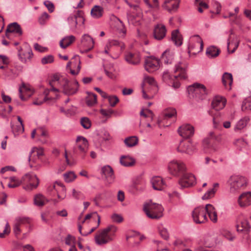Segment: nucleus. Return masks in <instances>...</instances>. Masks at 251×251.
<instances>
[{
  "instance_id": "obj_21",
  "label": "nucleus",
  "mask_w": 251,
  "mask_h": 251,
  "mask_svg": "<svg viewBox=\"0 0 251 251\" xmlns=\"http://www.w3.org/2000/svg\"><path fill=\"white\" fill-rule=\"evenodd\" d=\"M166 33L165 26L163 24H157L154 26L153 36L155 39L160 40L163 39Z\"/></svg>"
},
{
  "instance_id": "obj_45",
  "label": "nucleus",
  "mask_w": 251,
  "mask_h": 251,
  "mask_svg": "<svg viewBox=\"0 0 251 251\" xmlns=\"http://www.w3.org/2000/svg\"><path fill=\"white\" fill-rule=\"evenodd\" d=\"M9 180L10 181L8 184V186L10 188L18 187L21 183V181L15 176L10 177Z\"/></svg>"
},
{
  "instance_id": "obj_49",
  "label": "nucleus",
  "mask_w": 251,
  "mask_h": 251,
  "mask_svg": "<svg viewBox=\"0 0 251 251\" xmlns=\"http://www.w3.org/2000/svg\"><path fill=\"white\" fill-rule=\"evenodd\" d=\"M217 189L214 188L209 190L202 196V199L203 200H207L213 197Z\"/></svg>"
},
{
  "instance_id": "obj_28",
  "label": "nucleus",
  "mask_w": 251,
  "mask_h": 251,
  "mask_svg": "<svg viewBox=\"0 0 251 251\" xmlns=\"http://www.w3.org/2000/svg\"><path fill=\"white\" fill-rule=\"evenodd\" d=\"M161 59L166 64H172L174 59V53L170 50H165L162 54Z\"/></svg>"
},
{
  "instance_id": "obj_47",
  "label": "nucleus",
  "mask_w": 251,
  "mask_h": 251,
  "mask_svg": "<svg viewBox=\"0 0 251 251\" xmlns=\"http://www.w3.org/2000/svg\"><path fill=\"white\" fill-rule=\"evenodd\" d=\"M75 40V37L73 35H70L64 37V49L70 46Z\"/></svg>"
},
{
  "instance_id": "obj_15",
  "label": "nucleus",
  "mask_w": 251,
  "mask_h": 251,
  "mask_svg": "<svg viewBox=\"0 0 251 251\" xmlns=\"http://www.w3.org/2000/svg\"><path fill=\"white\" fill-rule=\"evenodd\" d=\"M159 67V60L155 58L149 57L145 62V69L150 73L153 72L158 69Z\"/></svg>"
},
{
  "instance_id": "obj_37",
  "label": "nucleus",
  "mask_w": 251,
  "mask_h": 251,
  "mask_svg": "<svg viewBox=\"0 0 251 251\" xmlns=\"http://www.w3.org/2000/svg\"><path fill=\"white\" fill-rule=\"evenodd\" d=\"M194 37H196L198 38L199 40L197 41V42L196 43H195L194 44V45H190L188 49L189 50V51H190L191 50H193L196 47H199V49L198 50H195V52H194V53H196L197 52H199L200 51H201L202 50L203 44L202 40L200 38L199 35H195L194 36Z\"/></svg>"
},
{
  "instance_id": "obj_52",
  "label": "nucleus",
  "mask_w": 251,
  "mask_h": 251,
  "mask_svg": "<svg viewBox=\"0 0 251 251\" xmlns=\"http://www.w3.org/2000/svg\"><path fill=\"white\" fill-rule=\"evenodd\" d=\"M108 101L111 106L114 107L119 102V99L116 96L108 97Z\"/></svg>"
},
{
  "instance_id": "obj_8",
  "label": "nucleus",
  "mask_w": 251,
  "mask_h": 251,
  "mask_svg": "<svg viewBox=\"0 0 251 251\" xmlns=\"http://www.w3.org/2000/svg\"><path fill=\"white\" fill-rule=\"evenodd\" d=\"M187 91L189 94H192L194 97L199 100L204 99L207 94L206 89L204 85L198 83L189 86L187 88Z\"/></svg>"
},
{
  "instance_id": "obj_36",
  "label": "nucleus",
  "mask_w": 251,
  "mask_h": 251,
  "mask_svg": "<svg viewBox=\"0 0 251 251\" xmlns=\"http://www.w3.org/2000/svg\"><path fill=\"white\" fill-rule=\"evenodd\" d=\"M236 227L238 232L248 231L250 228L249 223L246 219L242 220L240 224L236 225Z\"/></svg>"
},
{
  "instance_id": "obj_58",
  "label": "nucleus",
  "mask_w": 251,
  "mask_h": 251,
  "mask_svg": "<svg viewBox=\"0 0 251 251\" xmlns=\"http://www.w3.org/2000/svg\"><path fill=\"white\" fill-rule=\"evenodd\" d=\"M160 235L165 240L168 239L169 237V233L166 228H162L159 229Z\"/></svg>"
},
{
  "instance_id": "obj_38",
  "label": "nucleus",
  "mask_w": 251,
  "mask_h": 251,
  "mask_svg": "<svg viewBox=\"0 0 251 251\" xmlns=\"http://www.w3.org/2000/svg\"><path fill=\"white\" fill-rule=\"evenodd\" d=\"M249 121L250 118L249 117H245L240 119L235 126L234 130L237 131L243 129L247 126Z\"/></svg>"
},
{
  "instance_id": "obj_25",
  "label": "nucleus",
  "mask_w": 251,
  "mask_h": 251,
  "mask_svg": "<svg viewBox=\"0 0 251 251\" xmlns=\"http://www.w3.org/2000/svg\"><path fill=\"white\" fill-rule=\"evenodd\" d=\"M126 60L132 65H138L141 59L140 53L138 52H128L125 56Z\"/></svg>"
},
{
  "instance_id": "obj_29",
  "label": "nucleus",
  "mask_w": 251,
  "mask_h": 251,
  "mask_svg": "<svg viewBox=\"0 0 251 251\" xmlns=\"http://www.w3.org/2000/svg\"><path fill=\"white\" fill-rule=\"evenodd\" d=\"M19 56L22 62L26 63L29 61L33 54L31 49L28 48L24 52L19 51Z\"/></svg>"
},
{
  "instance_id": "obj_2",
  "label": "nucleus",
  "mask_w": 251,
  "mask_h": 251,
  "mask_svg": "<svg viewBox=\"0 0 251 251\" xmlns=\"http://www.w3.org/2000/svg\"><path fill=\"white\" fill-rule=\"evenodd\" d=\"M117 230V228L115 226L110 225L99 231L95 237L96 244L102 245L111 241L113 239Z\"/></svg>"
},
{
  "instance_id": "obj_6",
  "label": "nucleus",
  "mask_w": 251,
  "mask_h": 251,
  "mask_svg": "<svg viewBox=\"0 0 251 251\" xmlns=\"http://www.w3.org/2000/svg\"><path fill=\"white\" fill-rule=\"evenodd\" d=\"M168 167L170 174L176 176L182 175L186 170L184 164L180 160L175 159L169 163Z\"/></svg>"
},
{
  "instance_id": "obj_4",
  "label": "nucleus",
  "mask_w": 251,
  "mask_h": 251,
  "mask_svg": "<svg viewBox=\"0 0 251 251\" xmlns=\"http://www.w3.org/2000/svg\"><path fill=\"white\" fill-rule=\"evenodd\" d=\"M143 210L149 218L159 219L163 216L164 208L161 204L150 201L144 203Z\"/></svg>"
},
{
  "instance_id": "obj_22",
  "label": "nucleus",
  "mask_w": 251,
  "mask_h": 251,
  "mask_svg": "<svg viewBox=\"0 0 251 251\" xmlns=\"http://www.w3.org/2000/svg\"><path fill=\"white\" fill-rule=\"evenodd\" d=\"M12 34H16L18 36H20L22 34L20 25L16 23L10 24L7 28L6 36L11 37L12 36Z\"/></svg>"
},
{
  "instance_id": "obj_27",
  "label": "nucleus",
  "mask_w": 251,
  "mask_h": 251,
  "mask_svg": "<svg viewBox=\"0 0 251 251\" xmlns=\"http://www.w3.org/2000/svg\"><path fill=\"white\" fill-rule=\"evenodd\" d=\"M152 188L156 190H162L164 187V182L160 176H154L151 180Z\"/></svg>"
},
{
  "instance_id": "obj_62",
  "label": "nucleus",
  "mask_w": 251,
  "mask_h": 251,
  "mask_svg": "<svg viewBox=\"0 0 251 251\" xmlns=\"http://www.w3.org/2000/svg\"><path fill=\"white\" fill-rule=\"evenodd\" d=\"M34 49L41 52H44L48 51V48L46 47H44L39 45L38 43H35L34 44Z\"/></svg>"
},
{
  "instance_id": "obj_42",
  "label": "nucleus",
  "mask_w": 251,
  "mask_h": 251,
  "mask_svg": "<svg viewBox=\"0 0 251 251\" xmlns=\"http://www.w3.org/2000/svg\"><path fill=\"white\" fill-rule=\"evenodd\" d=\"M97 103V95L95 94L89 93L86 98V103L89 106H92Z\"/></svg>"
},
{
  "instance_id": "obj_51",
  "label": "nucleus",
  "mask_w": 251,
  "mask_h": 251,
  "mask_svg": "<svg viewBox=\"0 0 251 251\" xmlns=\"http://www.w3.org/2000/svg\"><path fill=\"white\" fill-rule=\"evenodd\" d=\"M54 61L53 56L51 55H48L45 56L41 59V62L43 64H47L49 63H51L53 62Z\"/></svg>"
},
{
  "instance_id": "obj_12",
  "label": "nucleus",
  "mask_w": 251,
  "mask_h": 251,
  "mask_svg": "<svg viewBox=\"0 0 251 251\" xmlns=\"http://www.w3.org/2000/svg\"><path fill=\"white\" fill-rule=\"evenodd\" d=\"M24 180L28 183L24 186V188L26 190H31L36 188L39 184V179L36 175L27 174L24 176Z\"/></svg>"
},
{
  "instance_id": "obj_16",
  "label": "nucleus",
  "mask_w": 251,
  "mask_h": 251,
  "mask_svg": "<svg viewBox=\"0 0 251 251\" xmlns=\"http://www.w3.org/2000/svg\"><path fill=\"white\" fill-rule=\"evenodd\" d=\"M179 134L184 138H189L194 133V128L189 124L181 126L178 129Z\"/></svg>"
},
{
  "instance_id": "obj_41",
  "label": "nucleus",
  "mask_w": 251,
  "mask_h": 251,
  "mask_svg": "<svg viewBox=\"0 0 251 251\" xmlns=\"http://www.w3.org/2000/svg\"><path fill=\"white\" fill-rule=\"evenodd\" d=\"M47 202V199L41 194L36 195L34 197V203L38 206H42Z\"/></svg>"
},
{
  "instance_id": "obj_31",
  "label": "nucleus",
  "mask_w": 251,
  "mask_h": 251,
  "mask_svg": "<svg viewBox=\"0 0 251 251\" xmlns=\"http://www.w3.org/2000/svg\"><path fill=\"white\" fill-rule=\"evenodd\" d=\"M17 119L19 122L18 125L11 124L12 130L15 135L22 133L24 131V125L21 118L20 116H17Z\"/></svg>"
},
{
  "instance_id": "obj_50",
  "label": "nucleus",
  "mask_w": 251,
  "mask_h": 251,
  "mask_svg": "<svg viewBox=\"0 0 251 251\" xmlns=\"http://www.w3.org/2000/svg\"><path fill=\"white\" fill-rule=\"evenodd\" d=\"M80 124L83 128L89 129L91 127V122L88 118L82 117L80 120Z\"/></svg>"
},
{
  "instance_id": "obj_10",
  "label": "nucleus",
  "mask_w": 251,
  "mask_h": 251,
  "mask_svg": "<svg viewBox=\"0 0 251 251\" xmlns=\"http://www.w3.org/2000/svg\"><path fill=\"white\" fill-rule=\"evenodd\" d=\"M182 175L178 181L181 188L191 186L196 183V178L194 175L188 174H183Z\"/></svg>"
},
{
  "instance_id": "obj_53",
  "label": "nucleus",
  "mask_w": 251,
  "mask_h": 251,
  "mask_svg": "<svg viewBox=\"0 0 251 251\" xmlns=\"http://www.w3.org/2000/svg\"><path fill=\"white\" fill-rule=\"evenodd\" d=\"M9 61L7 56L3 55H0V69L4 68V65L8 64Z\"/></svg>"
},
{
  "instance_id": "obj_63",
  "label": "nucleus",
  "mask_w": 251,
  "mask_h": 251,
  "mask_svg": "<svg viewBox=\"0 0 251 251\" xmlns=\"http://www.w3.org/2000/svg\"><path fill=\"white\" fill-rule=\"evenodd\" d=\"M110 46H118L120 47L121 50L125 49V45L122 42H120L119 41L115 40H111L109 42Z\"/></svg>"
},
{
  "instance_id": "obj_11",
  "label": "nucleus",
  "mask_w": 251,
  "mask_h": 251,
  "mask_svg": "<svg viewBox=\"0 0 251 251\" xmlns=\"http://www.w3.org/2000/svg\"><path fill=\"white\" fill-rule=\"evenodd\" d=\"M94 45V41L93 38L88 34H84L81 40L80 46L84 48L83 50H81L82 53L87 52L91 50Z\"/></svg>"
},
{
  "instance_id": "obj_34",
  "label": "nucleus",
  "mask_w": 251,
  "mask_h": 251,
  "mask_svg": "<svg viewBox=\"0 0 251 251\" xmlns=\"http://www.w3.org/2000/svg\"><path fill=\"white\" fill-rule=\"evenodd\" d=\"M172 40L175 45L180 46L182 44V37L180 34L178 29H176L172 32Z\"/></svg>"
},
{
  "instance_id": "obj_32",
  "label": "nucleus",
  "mask_w": 251,
  "mask_h": 251,
  "mask_svg": "<svg viewBox=\"0 0 251 251\" xmlns=\"http://www.w3.org/2000/svg\"><path fill=\"white\" fill-rule=\"evenodd\" d=\"M39 140L43 143H47V139L49 137L48 130L43 127L37 129Z\"/></svg>"
},
{
  "instance_id": "obj_46",
  "label": "nucleus",
  "mask_w": 251,
  "mask_h": 251,
  "mask_svg": "<svg viewBox=\"0 0 251 251\" xmlns=\"http://www.w3.org/2000/svg\"><path fill=\"white\" fill-rule=\"evenodd\" d=\"M92 16H102L103 14V8L99 5H95L91 10Z\"/></svg>"
},
{
  "instance_id": "obj_39",
  "label": "nucleus",
  "mask_w": 251,
  "mask_h": 251,
  "mask_svg": "<svg viewBox=\"0 0 251 251\" xmlns=\"http://www.w3.org/2000/svg\"><path fill=\"white\" fill-rule=\"evenodd\" d=\"M220 50L214 46H211L206 50V54L209 58H213L219 54Z\"/></svg>"
},
{
  "instance_id": "obj_26",
  "label": "nucleus",
  "mask_w": 251,
  "mask_h": 251,
  "mask_svg": "<svg viewBox=\"0 0 251 251\" xmlns=\"http://www.w3.org/2000/svg\"><path fill=\"white\" fill-rule=\"evenodd\" d=\"M102 173L105 176L107 181L109 183H112L115 179L113 170L109 165L105 166L101 169Z\"/></svg>"
},
{
  "instance_id": "obj_1",
  "label": "nucleus",
  "mask_w": 251,
  "mask_h": 251,
  "mask_svg": "<svg viewBox=\"0 0 251 251\" xmlns=\"http://www.w3.org/2000/svg\"><path fill=\"white\" fill-rule=\"evenodd\" d=\"M206 213L210 220L215 223L218 221L217 213L215 207L211 204H207L204 208L199 206L193 211L192 217L194 222L197 224L204 223L207 221Z\"/></svg>"
},
{
  "instance_id": "obj_57",
  "label": "nucleus",
  "mask_w": 251,
  "mask_h": 251,
  "mask_svg": "<svg viewBox=\"0 0 251 251\" xmlns=\"http://www.w3.org/2000/svg\"><path fill=\"white\" fill-rule=\"evenodd\" d=\"M214 9L212 10V12L214 14H219L220 13V11L221 10V4L217 2H215L213 4Z\"/></svg>"
},
{
  "instance_id": "obj_33",
  "label": "nucleus",
  "mask_w": 251,
  "mask_h": 251,
  "mask_svg": "<svg viewBox=\"0 0 251 251\" xmlns=\"http://www.w3.org/2000/svg\"><path fill=\"white\" fill-rule=\"evenodd\" d=\"M63 191V184L61 181H56L53 186V195L57 196L61 200V193Z\"/></svg>"
},
{
  "instance_id": "obj_48",
  "label": "nucleus",
  "mask_w": 251,
  "mask_h": 251,
  "mask_svg": "<svg viewBox=\"0 0 251 251\" xmlns=\"http://www.w3.org/2000/svg\"><path fill=\"white\" fill-rule=\"evenodd\" d=\"M164 115L166 118H171L176 115V111L175 109L168 108L165 110Z\"/></svg>"
},
{
  "instance_id": "obj_9",
  "label": "nucleus",
  "mask_w": 251,
  "mask_h": 251,
  "mask_svg": "<svg viewBox=\"0 0 251 251\" xmlns=\"http://www.w3.org/2000/svg\"><path fill=\"white\" fill-rule=\"evenodd\" d=\"M76 148L82 158H84L88 150L87 140L83 136H78L76 139Z\"/></svg>"
},
{
  "instance_id": "obj_24",
  "label": "nucleus",
  "mask_w": 251,
  "mask_h": 251,
  "mask_svg": "<svg viewBox=\"0 0 251 251\" xmlns=\"http://www.w3.org/2000/svg\"><path fill=\"white\" fill-rule=\"evenodd\" d=\"M226 103V100L224 98L221 96H216L213 99L211 104L213 109L216 111H219L224 108Z\"/></svg>"
},
{
  "instance_id": "obj_44",
  "label": "nucleus",
  "mask_w": 251,
  "mask_h": 251,
  "mask_svg": "<svg viewBox=\"0 0 251 251\" xmlns=\"http://www.w3.org/2000/svg\"><path fill=\"white\" fill-rule=\"evenodd\" d=\"M76 178V175L73 171H69L64 174V179L66 182L73 181Z\"/></svg>"
},
{
  "instance_id": "obj_55",
  "label": "nucleus",
  "mask_w": 251,
  "mask_h": 251,
  "mask_svg": "<svg viewBox=\"0 0 251 251\" xmlns=\"http://www.w3.org/2000/svg\"><path fill=\"white\" fill-rule=\"evenodd\" d=\"M182 22L181 18L180 17H172L169 20V22L171 25H180Z\"/></svg>"
},
{
  "instance_id": "obj_35",
  "label": "nucleus",
  "mask_w": 251,
  "mask_h": 251,
  "mask_svg": "<svg viewBox=\"0 0 251 251\" xmlns=\"http://www.w3.org/2000/svg\"><path fill=\"white\" fill-rule=\"evenodd\" d=\"M68 21L72 26H76V25H83L85 19L84 17H69Z\"/></svg>"
},
{
  "instance_id": "obj_7",
  "label": "nucleus",
  "mask_w": 251,
  "mask_h": 251,
  "mask_svg": "<svg viewBox=\"0 0 251 251\" xmlns=\"http://www.w3.org/2000/svg\"><path fill=\"white\" fill-rule=\"evenodd\" d=\"M228 183L230 185V191L234 193L245 185L247 181L246 178L242 176L233 175L229 178Z\"/></svg>"
},
{
  "instance_id": "obj_59",
  "label": "nucleus",
  "mask_w": 251,
  "mask_h": 251,
  "mask_svg": "<svg viewBox=\"0 0 251 251\" xmlns=\"http://www.w3.org/2000/svg\"><path fill=\"white\" fill-rule=\"evenodd\" d=\"M144 82L147 83L149 85L152 86H156V84L155 82V81L154 79L152 77L150 76H146L144 78Z\"/></svg>"
},
{
  "instance_id": "obj_61",
  "label": "nucleus",
  "mask_w": 251,
  "mask_h": 251,
  "mask_svg": "<svg viewBox=\"0 0 251 251\" xmlns=\"http://www.w3.org/2000/svg\"><path fill=\"white\" fill-rule=\"evenodd\" d=\"M44 4L50 13H52L54 11V6L53 3H52L51 1L49 0L45 1Z\"/></svg>"
},
{
  "instance_id": "obj_18",
  "label": "nucleus",
  "mask_w": 251,
  "mask_h": 251,
  "mask_svg": "<svg viewBox=\"0 0 251 251\" xmlns=\"http://www.w3.org/2000/svg\"><path fill=\"white\" fill-rule=\"evenodd\" d=\"M127 4L130 7L132 12L136 15L140 16L143 15L141 8L140 7V0H124Z\"/></svg>"
},
{
  "instance_id": "obj_60",
  "label": "nucleus",
  "mask_w": 251,
  "mask_h": 251,
  "mask_svg": "<svg viewBox=\"0 0 251 251\" xmlns=\"http://www.w3.org/2000/svg\"><path fill=\"white\" fill-rule=\"evenodd\" d=\"M73 196L75 199L77 200H84L85 198L83 194L82 193L80 192L76 191L75 189L73 190Z\"/></svg>"
},
{
  "instance_id": "obj_3",
  "label": "nucleus",
  "mask_w": 251,
  "mask_h": 251,
  "mask_svg": "<svg viewBox=\"0 0 251 251\" xmlns=\"http://www.w3.org/2000/svg\"><path fill=\"white\" fill-rule=\"evenodd\" d=\"M187 64L186 63L179 62L176 64L175 67V72H178L179 74L177 75H172L169 72H165L163 74V80L169 84L172 83V81L178 77L181 79H186L187 78Z\"/></svg>"
},
{
  "instance_id": "obj_23",
  "label": "nucleus",
  "mask_w": 251,
  "mask_h": 251,
  "mask_svg": "<svg viewBox=\"0 0 251 251\" xmlns=\"http://www.w3.org/2000/svg\"><path fill=\"white\" fill-rule=\"evenodd\" d=\"M239 205L245 207L251 204V192L243 193L240 196L238 200Z\"/></svg>"
},
{
  "instance_id": "obj_56",
  "label": "nucleus",
  "mask_w": 251,
  "mask_h": 251,
  "mask_svg": "<svg viewBox=\"0 0 251 251\" xmlns=\"http://www.w3.org/2000/svg\"><path fill=\"white\" fill-rule=\"evenodd\" d=\"M100 112L102 115L106 117H110L114 112V110L111 108L102 109L100 110Z\"/></svg>"
},
{
  "instance_id": "obj_30",
  "label": "nucleus",
  "mask_w": 251,
  "mask_h": 251,
  "mask_svg": "<svg viewBox=\"0 0 251 251\" xmlns=\"http://www.w3.org/2000/svg\"><path fill=\"white\" fill-rule=\"evenodd\" d=\"M233 82V77L231 74L225 73L222 76V82L226 89L230 90Z\"/></svg>"
},
{
  "instance_id": "obj_64",
  "label": "nucleus",
  "mask_w": 251,
  "mask_h": 251,
  "mask_svg": "<svg viewBox=\"0 0 251 251\" xmlns=\"http://www.w3.org/2000/svg\"><path fill=\"white\" fill-rule=\"evenodd\" d=\"M75 240V238L71 235H68L65 239V243L68 245H74Z\"/></svg>"
},
{
  "instance_id": "obj_5",
  "label": "nucleus",
  "mask_w": 251,
  "mask_h": 251,
  "mask_svg": "<svg viewBox=\"0 0 251 251\" xmlns=\"http://www.w3.org/2000/svg\"><path fill=\"white\" fill-rule=\"evenodd\" d=\"M43 155L44 150L42 148H32L28 158L30 167L38 170L42 165V157Z\"/></svg>"
},
{
  "instance_id": "obj_17",
  "label": "nucleus",
  "mask_w": 251,
  "mask_h": 251,
  "mask_svg": "<svg viewBox=\"0 0 251 251\" xmlns=\"http://www.w3.org/2000/svg\"><path fill=\"white\" fill-rule=\"evenodd\" d=\"M180 0H165L162 7L170 13L176 12L178 8Z\"/></svg>"
},
{
  "instance_id": "obj_20",
  "label": "nucleus",
  "mask_w": 251,
  "mask_h": 251,
  "mask_svg": "<svg viewBox=\"0 0 251 251\" xmlns=\"http://www.w3.org/2000/svg\"><path fill=\"white\" fill-rule=\"evenodd\" d=\"M195 148L192 144L189 141L185 140L180 142L177 151L181 152H185L188 154H191L193 152Z\"/></svg>"
},
{
  "instance_id": "obj_19",
  "label": "nucleus",
  "mask_w": 251,
  "mask_h": 251,
  "mask_svg": "<svg viewBox=\"0 0 251 251\" xmlns=\"http://www.w3.org/2000/svg\"><path fill=\"white\" fill-rule=\"evenodd\" d=\"M67 84L66 86H64V94L68 95H73L75 94L78 89V83L77 81L69 83L68 80H64V82Z\"/></svg>"
},
{
  "instance_id": "obj_43",
  "label": "nucleus",
  "mask_w": 251,
  "mask_h": 251,
  "mask_svg": "<svg viewBox=\"0 0 251 251\" xmlns=\"http://www.w3.org/2000/svg\"><path fill=\"white\" fill-rule=\"evenodd\" d=\"M121 164L126 167L131 166L134 163V160L130 157L126 156H122L120 158Z\"/></svg>"
},
{
  "instance_id": "obj_14",
  "label": "nucleus",
  "mask_w": 251,
  "mask_h": 251,
  "mask_svg": "<svg viewBox=\"0 0 251 251\" xmlns=\"http://www.w3.org/2000/svg\"><path fill=\"white\" fill-rule=\"evenodd\" d=\"M58 90L57 89L52 88L50 91V95L51 94H53L55 95V97L52 98L51 96L49 97L46 96L44 97L42 100H39L38 99L33 101V104L34 105H41L43 102L45 101H47L48 103L51 104L52 102H54L56 100H57L60 96L57 94Z\"/></svg>"
},
{
  "instance_id": "obj_13",
  "label": "nucleus",
  "mask_w": 251,
  "mask_h": 251,
  "mask_svg": "<svg viewBox=\"0 0 251 251\" xmlns=\"http://www.w3.org/2000/svg\"><path fill=\"white\" fill-rule=\"evenodd\" d=\"M20 98L22 100H25L33 94V90L29 84L23 83L19 89Z\"/></svg>"
},
{
  "instance_id": "obj_54",
  "label": "nucleus",
  "mask_w": 251,
  "mask_h": 251,
  "mask_svg": "<svg viewBox=\"0 0 251 251\" xmlns=\"http://www.w3.org/2000/svg\"><path fill=\"white\" fill-rule=\"evenodd\" d=\"M10 232V227L8 224V223L7 222L5 226L4 229L2 232H0V238H4L5 237V235L8 234Z\"/></svg>"
},
{
  "instance_id": "obj_40",
  "label": "nucleus",
  "mask_w": 251,
  "mask_h": 251,
  "mask_svg": "<svg viewBox=\"0 0 251 251\" xmlns=\"http://www.w3.org/2000/svg\"><path fill=\"white\" fill-rule=\"evenodd\" d=\"M124 143L126 147H133L138 143V139L136 136H130L126 138L124 140Z\"/></svg>"
}]
</instances>
